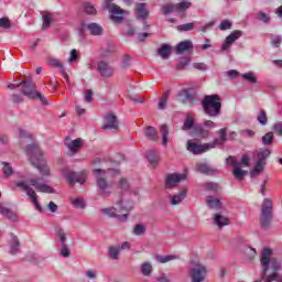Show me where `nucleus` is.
Segmentation results:
<instances>
[{
  "label": "nucleus",
  "mask_w": 282,
  "mask_h": 282,
  "mask_svg": "<svg viewBox=\"0 0 282 282\" xmlns=\"http://www.w3.org/2000/svg\"><path fill=\"white\" fill-rule=\"evenodd\" d=\"M84 10L86 12V14H90V15H96L98 11H96V8L94 6H91V3L86 2L84 4Z\"/></svg>",
  "instance_id": "obj_45"
},
{
  "label": "nucleus",
  "mask_w": 282,
  "mask_h": 282,
  "mask_svg": "<svg viewBox=\"0 0 282 282\" xmlns=\"http://www.w3.org/2000/svg\"><path fill=\"white\" fill-rule=\"evenodd\" d=\"M101 213L107 217L117 218L119 221H127V219H129V209L124 206L122 195H118L115 198L112 207L104 208L101 209Z\"/></svg>",
  "instance_id": "obj_3"
},
{
  "label": "nucleus",
  "mask_w": 282,
  "mask_h": 282,
  "mask_svg": "<svg viewBox=\"0 0 282 282\" xmlns=\"http://www.w3.org/2000/svg\"><path fill=\"white\" fill-rule=\"evenodd\" d=\"M183 180H186V174H167L165 177V188H175Z\"/></svg>",
  "instance_id": "obj_12"
},
{
  "label": "nucleus",
  "mask_w": 282,
  "mask_h": 282,
  "mask_svg": "<svg viewBox=\"0 0 282 282\" xmlns=\"http://www.w3.org/2000/svg\"><path fill=\"white\" fill-rule=\"evenodd\" d=\"M207 206L213 210H219L221 208V202L213 196L207 197Z\"/></svg>",
  "instance_id": "obj_28"
},
{
  "label": "nucleus",
  "mask_w": 282,
  "mask_h": 282,
  "mask_svg": "<svg viewBox=\"0 0 282 282\" xmlns=\"http://www.w3.org/2000/svg\"><path fill=\"white\" fill-rule=\"evenodd\" d=\"M271 45L273 47H280L281 46V35H274L271 37Z\"/></svg>",
  "instance_id": "obj_57"
},
{
  "label": "nucleus",
  "mask_w": 282,
  "mask_h": 282,
  "mask_svg": "<svg viewBox=\"0 0 282 282\" xmlns=\"http://www.w3.org/2000/svg\"><path fill=\"white\" fill-rule=\"evenodd\" d=\"M147 160L152 166H155L160 160V154L155 150H150L147 153Z\"/></svg>",
  "instance_id": "obj_22"
},
{
  "label": "nucleus",
  "mask_w": 282,
  "mask_h": 282,
  "mask_svg": "<svg viewBox=\"0 0 282 282\" xmlns=\"http://www.w3.org/2000/svg\"><path fill=\"white\" fill-rule=\"evenodd\" d=\"M78 61V51L76 48H73L70 51V56L68 58L69 63H76Z\"/></svg>",
  "instance_id": "obj_58"
},
{
  "label": "nucleus",
  "mask_w": 282,
  "mask_h": 282,
  "mask_svg": "<svg viewBox=\"0 0 282 282\" xmlns=\"http://www.w3.org/2000/svg\"><path fill=\"white\" fill-rule=\"evenodd\" d=\"M63 177H65V180L68 182V184H70V186H74L75 184H85V181L87 180V175L85 174V172H72L68 170H64L62 173Z\"/></svg>",
  "instance_id": "obj_9"
},
{
  "label": "nucleus",
  "mask_w": 282,
  "mask_h": 282,
  "mask_svg": "<svg viewBox=\"0 0 282 282\" xmlns=\"http://www.w3.org/2000/svg\"><path fill=\"white\" fill-rule=\"evenodd\" d=\"M145 138L152 142H158V130L151 126H148L145 128Z\"/></svg>",
  "instance_id": "obj_25"
},
{
  "label": "nucleus",
  "mask_w": 282,
  "mask_h": 282,
  "mask_svg": "<svg viewBox=\"0 0 282 282\" xmlns=\"http://www.w3.org/2000/svg\"><path fill=\"white\" fill-rule=\"evenodd\" d=\"M229 160L231 165L234 166V176L236 177V180H239L241 182V180H243V175H248V171L241 170V167H239V162H237L235 158L230 156Z\"/></svg>",
  "instance_id": "obj_16"
},
{
  "label": "nucleus",
  "mask_w": 282,
  "mask_h": 282,
  "mask_svg": "<svg viewBox=\"0 0 282 282\" xmlns=\"http://www.w3.org/2000/svg\"><path fill=\"white\" fill-rule=\"evenodd\" d=\"M184 199H186V189H183L177 195L172 196L171 204L172 206H177V204H182Z\"/></svg>",
  "instance_id": "obj_24"
},
{
  "label": "nucleus",
  "mask_w": 282,
  "mask_h": 282,
  "mask_svg": "<svg viewBox=\"0 0 282 282\" xmlns=\"http://www.w3.org/2000/svg\"><path fill=\"white\" fill-rule=\"evenodd\" d=\"M241 36H243V32H241L240 30H236V31L231 32L226 37V40L223 44V51L226 52V51L230 50V46L232 45V43H235V41H237L238 39H241Z\"/></svg>",
  "instance_id": "obj_14"
},
{
  "label": "nucleus",
  "mask_w": 282,
  "mask_h": 282,
  "mask_svg": "<svg viewBox=\"0 0 282 282\" xmlns=\"http://www.w3.org/2000/svg\"><path fill=\"white\" fill-rule=\"evenodd\" d=\"M197 170L204 175H213L215 173V170L207 164H198Z\"/></svg>",
  "instance_id": "obj_34"
},
{
  "label": "nucleus",
  "mask_w": 282,
  "mask_h": 282,
  "mask_svg": "<svg viewBox=\"0 0 282 282\" xmlns=\"http://www.w3.org/2000/svg\"><path fill=\"white\" fill-rule=\"evenodd\" d=\"M194 124H195V119H193L191 116H187L183 123L182 130L188 131V130L193 129Z\"/></svg>",
  "instance_id": "obj_38"
},
{
  "label": "nucleus",
  "mask_w": 282,
  "mask_h": 282,
  "mask_svg": "<svg viewBox=\"0 0 282 282\" xmlns=\"http://www.w3.org/2000/svg\"><path fill=\"white\" fill-rule=\"evenodd\" d=\"M175 6V12L178 14H182V12H186L193 6V2L191 0H182L181 2L174 4Z\"/></svg>",
  "instance_id": "obj_19"
},
{
  "label": "nucleus",
  "mask_w": 282,
  "mask_h": 282,
  "mask_svg": "<svg viewBox=\"0 0 282 282\" xmlns=\"http://www.w3.org/2000/svg\"><path fill=\"white\" fill-rule=\"evenodd\" d=\"M144 232H147V227L144 225L138 224L134 226L133 235H135L137 237H141V235H144Z\"/></svg>",
  "instance_id": "obj_42"
},
{
  "label": "nucleus",
  "mask_w": 282,
  "mask_h": 282,
  "mask_svg": "<svg viewBox=\"0 0 282 282\" xmlns=\"http://www.w3.org/2000/svg\"><path fill=\"white\" fill-rule=\"evenodd\" d=\"M19 248H21V245L19 242V238L14 235L11 236V241H10V254H17L19 252Z\"/></svg>",
  "instance_id": "obj_23"
},
{
  "label": "nucleus",
  "mask_w": 282,
  "mask_h": 282,
  "mask_svg": "<svg viewBox=\"0 0 282 282\" xmlns=\"http://www.w3.org/2000/svg\"><path fill=\"white\" fill-rule=\"evenodd\" d=\"M267 158H270V150H268V149L260 150V152L258 153V160L265 162Z\"/></svg>",
  "instance_id": "obj_49"
},
{
  "label": "nucleus",
  "mask_w": 282,
  "mask_h": 282,
  "mask_svg": "<svg viewBox=\"0 0 282 282\" xmlns=\"http://www.w3.org/2000/svg\"><path fill=\"white\" fill-rule=\"evenodd\" d=\"M57 236L61 241V245L67 246V243L65 242L67 239V234H65V231H63V229H61V228L57 229Z\"/></svg>",
  "instance_id": "obj_48"
},
{
  "label": "nucleus",
  "mask_w": 282,
  "mask_h": 282,
  "mask_svg": "<svg viewBox=\"0 0 282 282\" xmlns=\"http://www.w3.org/2000/svg\"><path fill=\"white\" fill-rule=\"evenodd\" d=\"M205 188L207 191H218L219 185H217V183H206Z\"/></svg>",
  "instance_id": "obj_62"
},
{
  "label": "nucleus",
  "mask_w": 282,
  "mask_h": 282,
  "mask_svg": "<svg viewBox=\"0 0 282 282\" xmlns=\"http://www.w3.org/2000/svg\"><path fill=\"white\" fill-rule=\"evenodd\" d=\"M2 173L6 177H11V175H14V169H12V164L2 162Z\"/></svg>",
  "instance_id": "obj_29"
},
{
  "label": "nucleus",
  "mask_w": 282,
  "mask_h": 282,
  "mask_svg": "<svg viewBox=\"0 0 282 282\" xmlns=\"http://www.w3.org/2000/svg\"><path fill=\"white\" fill-rule=\"evenodd\" d=\"M104 131H118L120 129V122H118V117L113 113H108L104 118V126H102Z\"/></svg>",
  "instance_id": "obj_11"
},
{
  "label": "nucleus",
  "mask_w": 282,
  "mask_h": 282,
  "mask_svg": "<svg viewBox=\"0 0 282 282\" xmlns=\"http://www.w3.org/2000/svg\"><path fill=\"white\" fill-rule=\"evenodd\" d=\"M272 221V198H265L261 206L260 225L268 230Z\"/></svg>",
  "instance_id": "obj_5"
},
{
  "label": "nucleus",
  "mask_w": 282,
  "mask_h": 282,
  "mask_svg": "<svg viewBox=\"0 0 282 282\" xmlns=\"http://www.w3.org/2000/svg\"><path fill=\"white\" fill-rule=\"evenodd\" d=\"M226 128H223L220 130H218V135L220 139H217L219 140V143L217 144V147H219V144H224V142H226Z\"/></svg>",
  "instance_id": "obj_53"
},
{
  "label": "nucleus",
  "mask_w": 282,
  "mask_h": 282,
  "mask_svg": "<svg viewBox=\"0 0 282 282\" xmlns=\"http://www.w3.org/2000/svg\"><path fill=\"white\" fill-rule=\"evenodd\" d=\"M0 215H3L8 219H11V221H17V214H14L8 207H3V206L0 205Z\"/></svg>",
  "instance_id": "obj_26"
},
{
  "label": "nucleus",
  "mask_w": 282,
  "mask_h": 282,
  "mask_svg": "<svg viewBox=\"0 0 282 282\" xmlns=\"http://www.w3.org/2000/svg\"><path fill=\"white\" fill-rule=\"evenodd\" d=\"M207 273L208 270L206 269V265L199 262H192L188 271V276L191 279V282H203L204 279H206Z\"/></svg>",
  "instance_id": "obj_7"
},
{
  "label": "nucleus",
  "mask_w": 282,
  "mask_h": 282,
  "mask_svg": "<svg viewBox=\"0 0 282 282\" xmlns=\"http://www.w3.org/2000/svg\"><path fill=\"white\" fill-rule=\"evenodd\" d=\"M20 85L22 87L23 96H26V98H30L31 100H36L39 90H36V84H34L32 79L21 82Z\"/></svg>",
  "instance_id": "obj_10"
},
{
  "label": "nucleus",
  "mask_w": 282,
  "mask_h": 282,
  "mask_svg": "<svg viewBox=\"0 0 282 282\" xmlns=\"http://www.w3.org/2000/svg\"><path fill=\"white\" fill-rule=\"evenodd\" d=\"M108 253H109L110 259L118 261L119 256H120V248L119 247H109Z\"/></svg>",
  "instance_id": "obj_37"
},
{
  "label": "nucleus",
  "mask_w": 282,
  "mask_h": 282,
  "mask_svg": "<svg viewBox=\"0 0 282 282\" xmlns=\"http://www.w3.org/2000/svg\"><path fill=\"white\" fill-rule=\"evenodd\" d=\"M11 101L14 104L23 102V97L19 94H14L11 96Z\"/></svg>",
  "instance_id": "obj_63"
},
{
  "label": "nucleus",
  "mask_w": 282,
  "mask_h": 282,
  "mask_svg": "<svg viewBox=\"0 0 282 282\" xmlns=\"http://www.w3.org/2000/svg\"><path fill=\"white\" fill-rule=\"evenodd\" d=\"M194 133L199 138H208V135H210V131L204 129L202 126H196L194 128Z\"/></svg>",
  "instance_id": "obj_32"
},
{
  "label": "nucleus",
  "mask_w": 282,
  "mask_h": 282,
  "mask_svg": "<svg viewBox=\"0 0 282 282\" xmlns=\"http://www.w3.org/2000/svg\"><path fill=\"white\" fill-rule=\"evenodd\" d=\"M242 78H245V80H249L252 85H257V77H254L252 73L242 74Z\"/></svg>",
  "instance_id": "obj_52"
},
{
  "label": "nucleus",
  "mask_w": 282,
  "mask_h": 282,
  "mask_svg": "<svg viewBox=\"0 0 282 282\" xmlns=\"http://www.w3.org/2000/svg\"><path fill=\"white\" fill-rule=\"evenodd\" d=\"M50 25H52V14L45 13L42 28H43V30H47V28H50Z\"/></svg>",
  "instance_id": "obj_46"
},
{
  "label": "nucleus",
  "mask_w": 282,
  "mask_h": 282,
  "mask_svg": "<svg viewBox=\"0 0 282 282\" xmlns=\"http://www.w3.org/2000/svg\"><path fill=\"white\" fill-rule=\"evenodd\" d=\"M135 12H137L139 19H143V20L148 19L149 10H147V3H137Z\"/></svg>",
  "instance_id": "obj_20"
},
{
  "label": "nucleus",
  "mask_w": 282,
  "mask_h": 282,
  "mask_svg": "<svg viewBox=\"0 0 282 282\" xmlns=\"http://www.w3.org/2000/svg\"><path fill=\"white\" fill-rule=\"evenodd\" d=\"M47 63L51 65V67H55L56 69H63L65 67L61 59L53 56L48 57Z\"/></svg>",
  "instance_id": "obj_30"
},
{
  "label": "nucleus",
  "mask_w": 282,
  "mask_h": 282,
  "mask_svg": "<svg viewBox=\"0 0 282 282\" xmlns=\"http://www.w3.org/2000/svg\"><path fill=\"white\" fill-rule=\"evenodd\" d=\"M193 67H194V69H199L200 72H206V64H204V63H194Z\"/></svg>",
  "instance_id": "obj_64"
},
{
  "label": "nucleus",
  "mask_w": 282,
  "mask_h": 282,
  "mask_svg": "<svg viewBox=\"0 0 282 282\" xmlns=\"http://www.w3.org/2000/svg\"><path fill=\"white\" fill-rule=\"evenodd\" d=\"M258 122H260L262 126L268 124V113L265 110H260L257 117Z\"/></svg>",
  "instance_id": "obj_43"
},
{
  "label": "nucleus",
  "mask_w": 282,
  "mask_h": 282,
  "mask_svg": "<svg viewBox=\"0 0 282 282\" xmlns=\"http://www.w3.org/2000/svg\"><path fill=\"white\" fill-rule=\"evenodd\" d=\"M25 153L31 164L40 171L42 176H32L28 182L21 181L15 183V186L26 193L36 210L43 213V207H41V203H39V195H36L35 191H37V193H54V188L45 183V177L52 175L50 164H47V161L43 156V151H41L39 145L34 142L26 145ZM33 188H35V191Z\"/></svg>",
  "instance_id": "obj_1"
},
{
  "label": "nucleus",
  "mask_w": 282,
  "mask_h": 282,
  "mask_svg": "<svg viewBox=\"0 0 282 282\" xmlns=\"http://www.w3.org/2000/svg\"><path fill=\"white\" fill-rule=\"evenodd\" d=\"M35 100H40L42 105H50V102L47 101V98L43 97L41 93H36Z\"/></svg>",
  "instance_id": "obj_61"
},
{
  "label": "nucleus",
  "mask_w": 282,
  "mask_h": 282,
  "mask_svg": "<svg viewBox=\"0 0 282 282\" xmlns=\"http://www.w3.org/2000/svg\"><path fill=\"white\" fill-rule=\"evenodd\" d=\"M193 28H195V23H186V24L180 25L178 30L181 32H191V30H193Z\"/></svg>",
  "instance_id": "obj_54"
},
{
  "label": "nucleus",
  "mask_w": 282,
  "mask_h": 282,
  "mask_svg": "<svg viewBox=\"0 0 282 282\" xmlns=\"http://www.w3.org/2000/svg\"><path fill=\"white\" fill-rule=\"evenodd\" d=\"M70 204L72 206H74V208H79L80 210L85 209V206H86L85 200L80 198H72Z\"/></svg>",
  "instance_id": "obj_41"
},
{
  "label": "nucleus",
  "mask_w": 282,
  "mask_h": 282,
  "mask_svg": "<svg viewBox=\"0 0 282 282\" xmlns=\"http://www.w3.org/2000/svg\"><path fill=\"white\" fill-rule=\"evenodd\" d=\"M273 131L276 133V135H282V121H278L273 124Z\"/></svg>",
  "instance_id": "obj_59"
},
{
  "label": "nucleus",
  "mask_w": 282,
  "mask_h": 282,
  "mask_svg": "<svg viewBox=\"0 0 282 282\" xmlns=\"http://www.w3.org/2000/svg\"><path fill=\"white\" fill-rule=\"evenodd\" d=\"M105 10H108L109 17L112 23H122L124 20V14L127 11L120 8L118 4H108V7H104Z\"/></svg>",
  "instance_id": "obj_8"
},
{
  "label": "nucleus",
  "mask_w": 282,
  "mask_h": 282,
  "mask_svg": "<svg viewBox=\"0 0 282 282\" xmlns=\"http://www.w3.org/2000/svg\"><path fill=\"white\" fill-rule=\"evenodd\" d=\"M178 96H182L183 102H193V100H195V96H193L188 90L184 89L181 90Z\"/></svg>",
  "instance_id": "obj_36"
},
{
  "label": "nucleus",
  "mask_w": 282,
  "mask_h": 282,
  "mask_svg": "<svg viewBox=\"0 0 282 282\" xmlns=\"http://www.w3.org/2000/svg\"><path fill=\"white\" fill-rule=\"evenodd\" d=\"M264 166H265V162L258 160L253 171L251 172V175H254V173H263Z\"/></svg>",
  "instance_id": "obj_44"
},
{
  "label": "nucleus",
  "mask_w": 282,
  "mask_h": 282,
  "mask_svg": "<svg viewBox=\"0 0 282 282\" xmlns=\"http://www.w3.org/2000/svg\"><path fill=\"white\" fill-rule=\"evenodd\" d=\"M203 111L209 118H217L221 113V97L219 95H207L202 101Z\"/></svg>",
  "instance_id": "obj_4"
},
{
  "label": "nucleus",
  "mask_w": 282,
  "mask_h": 282,
  "mask_svg": "<svg viewBox=\"0 0 282 282\" xmlns=\"http://www.w3.org/2000/svg\"><path fill=\"white\" fill-rule=\"evenodd\" d=\"M119 188H121V191H129V181H127L124 177L120 178Z\"/></svg>",
  "instance_id": "obj_55"
},
{
  "label": "nucleus",
  "mask_w": 282,
  "mask_h": 282,
  "mask_svg": "<svg viewBox=\"0 0 282 282\" xmlns=\"http://www.w3.org/2000/svg\"><path fill=\"white\" fill-rule=\"evenodd\" d=\"M171 96V91L167 90L163 93L162 98L159 100V109H166V102L169 101V97Z\"/></svg>",
  "instance_id": "obj_35"
},
{
  "label": "nucleus",
  "mask_w": 282,
  "mask_h": 282,
  "mask_svg": "<svg viewBox=\"0 0 282 282\" xmlns=\"http://www.w3.org/2000/svg\"><path fill=\"white\" fill-rule=\"evenodd\" d=\"M274 140V134L272 132H268L262 137V143L264 145L270 144Z\"/></svg>",
  "instance_id": "obj_47"
},
{
  "label": "nucleus",
  "mask_w": 282,
  "mask_h": 282,
  "mask_svg": "<svg viewBox=\"0 0 282 282\" xmlns=\"http://www.w3.org/2000/svg\"><path fill=\"white\" fill-rule=\"evenodd\" d=\"M258 19L262 21V23H270V15L265 14V12H258Z\"/></svg>",
  "instance_id": "obj_56"
},
{
  "label": "nucleus",
  "mask_w": 282,
  "mask_h": 282,
  "mask_svg": "<svg viewBox=\"0 0 282 282\" xmlns=\"http://www.w3.org/2000/svg\"><path fill=\"white\" fill-rule=\"evenodd\" d=\"M158 54L164 61L169 59L171 57V46L169 44H162L158 50Z\"/></svg>",
  "instance_id": "obj_21"
},
{
  "label": "nucleus",
  "mask_w": 282,
  "mask_h": 282,
  "mask_svg": "<svg viewBox=\"0 0 282 282\" xmlns=\"http://www.w3.org/2000/svg\"><path fill=\"white\" fill-rule=\"evenodd\" d=\"M155 259L159 263H169V261L180 259V256H156Z\"/></svg>",
  "instance_id": "obj_33"
},
{
  "label": "nucleus",
  "mask_w": 282,
  "mask_h": 282,
  "mask_svg": "<svg viewBox=\"0 0 282 282\" xmlns=\"http://www.w3.org/2000/svg\"><path fill=\"white\" fill-rule=\"evenodd\" d=\"M86 28L93 36H100V34H102V26L96 22L88 23Z\"/></svg>",
  "instance_id": "obj_17"
},
{
  "label": "nucleus",
  "mask_w": 282,
  "mask_h": 282,
  "mask_svg": "<svg viewBox=\"0 0 282 282\" xmlns=\"http://www.w3.org/2000/svg\"><path fill=\"white\" fill-rule=\"evenodd\" d=\"M161 11L164 17H167V14H171V12H175V4L167 3L163 7H161Z\"/></svg>",
  "instance_id": "obj_40"
},
{
  "label": "nucleus",
  "mask_w": 282,
  "mask_h": 282,
  "mask_svg": "<svg viewBox=\"0 0 282 282\" xmlns=\"http://www.w3.org/2000/svg\"><path fill=\"white\" fill-rule=\"evenodd\" d=\"M59 254H62V257H64L65 259L69 257V248H67V245H62Z\"/></svg>",
  "instance_id": "obj_60"
},
{
  "label": "nucleus",
  "mask_w": 282,
  "mask_h": 282,
  "mask_svg": "<svg viewBox=\"0 0 282 282\" xmlns=\"http://www.w3.org/2000/svg\"><path fill=\"white\" fill-rule=\"evenodd\" d=\"M96 177L97 191L101 197H110L111 188H113V183L109 181L108 175L111 170L96 169L93 171Z\"/></svg>",
  "instance_id": "obj_2"
},
{
  "label": "nucleus",
  "mask_w": 282,
  "mask_h": 282,
  "mask_svg": "<svg viewBox=\"0 0 282 282\" xmlns=\"http://www.w3.org/2000/svg\"><path fill=\"white\" fill-rule=\"evenodd\" d=\"M0 28H3L4 30H10V28H12V25L10 23V19L1 18L0 19Z\"/></svg>",
  "instance_id": "obj_50"
},
{
  "label": "nucleus",
  "mask_w": 282,
  "mask_h": 282,
  "mask_svg": "<svg viewBox=\"0 0 282 282\" xmlns=\"http://www.w3.org/2000/svg\"><path fill=\"white\" fill-rule=\"evenodd\" d=\"M188 50H193V42L191 40L183 41L176 45V54L188 52Z\"/></svg>",
  "instance_id": "obj_18"
},
{
  "label": "nucleus",
  "mask_w": 282,
  "mask_h": 282,
  "mask_svg": "<svg viewBox=\"0 0 282 282\" xmlns=\"http://www.w3.org/2000/svg\"><path fill=\"white\" fill-rule=\"evenodd\" d=\"M141 271L144 276H151V272H153V265H151V262H144L141 265Z\"/></svg>",
  "instance_id": "obj_39"
},
{
  "label": "nucleus",
  "mask_w": 282,
  "mask_h": 282,
  "mask_svg": "<svg viewBox=\"0 0 282 282\" xmlns=\"http://www.w3.org/2000/svg\"><path fill=\"white\" fill-rule=\"evenodd\" d=\"M161 133H162V144L166 147L169 144V127L166 124H161Z\"/></svg>",
  "instance_id": "obj_31"
},
{
  "label": "nucleus",
  "mask_w": 282,
  "mask_h": 282,
  "mask_svg": "<svg viewBox=\"0 0 282 282\" xmlns=\"http://www.w3.org/2000/svg\"><path fill=\"white\" fill-rule=\"evenodd\" d=\"M214 224H216L218 228H224V226H228V218L216 214L214 215Z\"/></svg>",
  "instance_id": "obj_27"
},
{
  "label": "nucleus",
  "mask_w": 282,
  "mask_h": 282,
  "mask_svg": "<svg viewBox=\"0 0 282 282\" xmlns=\"http://www.w3.org/2000/svg\"><path fill=\"white\" fill-rule=\"evenodd\" d=\"M97 70L99 72L100 76L104 78H111L113 76V67L109 65L107 61H98L97 62Z\"/></svg>",
  "instance_id": "obj_13"
},
{
  "label": "nucleus",
  "mask_w": 282,
  "mask_h": 282,
  "mask_svg": "<svg viewBox=\"0 0 282 282\" xmlns=\"http://www.w3.org/2000/svg\"><path fill=\"white\" fill-rule=\"evenodd\" d=\"M65 147L68 148L72 154L78 153V151H80V148L83 147V139L77 138L75 140H72L69 138H66Z\"/></svg>",
  "instance_id": "obj_15"
},
{
  "label": "nucleus",
  "mask_w": 282,
  "mask_h": 282,
  "mask_svg": "<svg viewBox=\"0 0 282 282\" xmlns=\"http://www.w3.org/2000/svg\"><path fill=\"white\" fill-rule=\"evenodd\" d=\"M231 28H232V22L229 20H224L219 25V30L221 31L230 30Z\"/></svg>",
  "instance_id": "obj_51"
},
{
  "label": "nucleus",
  "mask_w": 282,
  "mask_h": 282,
  "mask_svg": "<svg viewBox=\"0 0 282 282\" xmlns=\"http://www.w3.org/2000/svg\"><path fill=\"white\" fill-rule=\"evenodd\" d=\"M219 144V140L215 139L213 142L209 143H195L191 140L187 141L186 149L189 151V153H193V155H202V153H208L210 149H215Z\"/></svg>",
  "instance_id": "obj_6"
}]
</instances>
